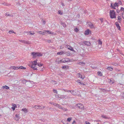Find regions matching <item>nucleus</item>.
<instances>
[{
    "mask_svg": "<svg viewBox=\"0 0 124 124\" xmlns=\"http://www.w3.org/2000/svg\"><path fill=\"white\" fill-rule=\"evenodd\" d=\"M41 106H40V109H43L45 107V106H43L42 105H41Z\"/></svg>",
    "mask_w": 124,
    "mask_h": 124,
    "instance_id": "nucleus-39",
    "label": "nucleus"
},
{
    "mask_svg": "<svg viewBox=\"0 0 124 124\" xmlns=\"http://www.w3.org/2000/svg\"><path fill=\"white\" fill-rule=\"evenodd\" d=\"M13 66H11L9 68V69L11 70V69H13Z\"/></svg>",
    "mask_w": 124,
    "mask_h": 124,
    "instance_id": "nucleus-54",
    "label": "nucleus"
},
{
    "mask_svg": "<svg viewBox=\"0 0 124 124\" xmlns=\"http://www.w3.org/2000/svg\"><path fill=\"white\" fill-rule=\"evenodd\" d=\"M77 76L78 77L80 78L83 79H84L85 78L84 76L83 77L79 73H78L77 74Z\"/></svg>",
    "mask_w": 124,
    "mask_h": 124,
    "instance_id": "nucleus-10",
    "label": "nucleus"
},
{
    "mask_svg": "<svg viewBox=\"0 0 124 124\" xmlns=\"http://www.w3.org/2000/svg\"><path fill=\"white\" fill-rule=\"evenodd\" d=\"M58 14L60 15H62L63 14V12L62 11H61L59 10L58 11Z\"/></svg>",
    "mask_w": 124,
    "mask_h": 124,
    "instance_id": "nucleus-26",
    "label": "nucleus"
},
{
    "mask_svg": "<svg viewBox=\"0 0 124 124\" xmlns=\"http://www.w3.org/2000/svg\"><path fill=\"white\" fill-rule=\"evenodd\" d=\"M120 10L124 11V8L123 7L121 8Z\"/></svg>",
    "mask_w": 124,
    "mask_h": 124,
    "instance_id": "nucleus-56",
    "label": "nucleus"
},
{
    "mask_svg": "<svg viewBox=\"0 0 124 124\" xmlns=\"http://www.w3.org/2000/svg\"><path fill=\"white\" fill-rule=\"evenodd\" d=\"M47 33V30L44 31L42 33Z\"/></svg>",
    "mask_w": 124,
    "mask_h": 124,
    "instance_id": "nucleus-47",
    "label": "nucleus"
},
{
    "mask_svg": "<svg viewBox=\"0 0 124 124\" xmlns=\"http://www.w3.org/2000/svg\"><path fill=\"white\" fill-rule=\"evenodd\" d=\"M31 32V31L29 32L30 34L32 35L35 34L34 32Z\"/></svg>",
    "mask_w": 124,
    "mask_h": 124,
    "instance_id": "nucleus-43",
    "label": "nucleus"
},
{
    "mask_svg": "<svg viewBox=\"0 0 124 124\" xmlns=\"http://www.w3.org/2000/svg\"><path fill=\"white\" fill-rule=\"evenodd\" d=\"M121 95L122 97H124V93H121Z\"/></svg>",
    "mask_w": 124,
    "mask_h": 124,
    "instance_id": "nucleus-49",
    "label": "nucleus"
},
{
    "mask_svg": "<svg viewBox=\"0 0 124 124\" xmlns=\"http://www.w3.org/2000/svg\"><path fill=\"white\" fill-rule=\"evenodd\" d=\"M119 11H118V10H117V13H119Z\"/></svg>",
    "mask_w": 124,
    "mask_h": 124,
    "instance_id": "nucleus-64",
    "label": "nucleus"
},
{
    "mask_svg": "<svg viewBox=\"0 0 124 124\" xmlns=\"http://www.w3.org/2000/svg\"><path fill=\"white\" fill-rule=\"evenodd\" d=\"M41 32H42L41 31H39V33H40V34H41L42 33H41Z\"/></svg>",
    "mask_w": 124,
    "mask_h": 124,
    "instance_id": "nucleus-63",
    "label": "nucleus"
},
{
    "mask_svg": "<svg viewBox=\"0 0 124 124\" xmlns=\"http://www.w3.org/2000/svg\"><path fill=\"white\" fill-rule=\"evenodd\" d=\"M14 119L16 121H18L19 120V118H17L16 117H14Z\"/></svg>",
    "mask_w": 124,
    "mask_h": 124,
    "instance_id": "nucleus-44",
    "label": "nucleus"
},
{
    "mask_svg": "<svg viewBox=\"0 0 124 124\" xmlns=\"http://www.w3.org/2000/svg\"><path fill=\"white\" fill-rule=\"evenodd\" d=\"M64 53L63 51H61V52H59L57 53V54L58 55H61Z\"/></svg>",
    "mask_w": 124,
    "mask_h": 124,
    "instance_id": "nucleus-22",
    "label": "nucleus"
},
{
    "mask_svg": "<svg viewBox=\"0 0 124 124\" xmlns=\"http://www.w3.org/2000/svg\"><path fill=\"white\" fill-rule=\"evenodd\" d=\"M15 116L16 117H16L19 119L20 118V116L19 115L16 114L15 115Z\"/></svg>",
    "mask_w": 124,
    "mask_h": 124,
    "instance_id": "nucleus-37",
    "label": "nucleus"
},
{
    "mask_svg": "<svg viewBox=\"0 0 124 124\" xmlns=\"http://www.w3.org/2000/svg\"><path fill=\"white\" fill-rule=\"evenodd\" d=\"M21 110L24 112L25 113H26L28 112L27 109L26 108H23Z\"/></svg>",
    "mask_w": 124,
    "mask_h": 124,
    "instance_id": "nucleus-14",
    "label": "nucleus"
},
{
    "mask_svg": "<svg viewBox=\"0 0 124 124\" xmlns=\"http://www.w3.org/2000/svg\"><path fill=\"white\" fill-rule=\"evenodd\" d=\"M97 73L98 75L101 76L102 75V73L100 71H98L97 72Z\"/></svg>",
    "mask_w": 124,
    "mask_h": 124,
    "instance_id": "nucleus-29",
    "label": "nucleus"
},
{
    "mask_svg": "<svg viewBox=\"0 0 124 124\" xmlns=\"http://www.w3.org/2000/svg\"><path fill=\"white\" fill-rule=\"evenodd\" d=\"M72 119V118L71 117H69L67 118V121L69 122H70V121Z\"/></svg>",
    "mask_w": 124,
    "mask_h": 124,
    "instance_id": "nucleus-31",
    "label": "nucleus"
},
{
    "mask_svg": "<svg viewBox=\"0 0 124 124\" xmlns=\"http://www.w3.org/2000/svg\"><path fill=\"white\" fill-rule=\"evenodd\" d=\"M12 109L13 110H15V108H16V106L15 104H12Z\"/></svg>",
    "mask_w": 124,
    "mask_h": 124,
    "instance_id": "nucleus-16",
    "label": "nucleus"
},
{
    "mask_svg": "<svg viewBox=\"0 0 124 124\" xmlns=\"http://www.w3.org/2000/svg\"><path fill=\"white\" fill-rule=\"evenodd\" d=\"M65 97V96L64 95H61L60 97V98H64Z\"/></svg>",
    "mask_w": 124,
    "mask_h": 124,
    "instance_id": "nucleus-34",
    "label": "nucleus"
},
{
    "mask_svg": "<svg viewBox=\"0 0 124 124\" xmlns=\"http://www.w3.org/2000/svg\"><path fill=\"white\" fill-rule=\"evenodd\" d=\"M67 67H68V66H63L62 67V68L63 69H66L67 68Z\"/></svg>",
    "mask_w": 124,
    "mask_h": 124,
    "instance_id": "nucleus-42",
    "label": "nucleus"
},
{
    "mask_svg": "<svg viewBox=\"0 0 124 124\" xmlns=\"http://www.w3.org/2000/svg\"><path fill=\"white\" fill-rule=\"evenodd\" d=\"M61 24L64 27H65L66 26V25L64 23H62Z\"/></svg>",
    "mask_w": 124,
    "mask_h": 124,
    "instance_id": "nucleus-30",
    "label": "nucleus"
},
{
    "mask_svg": "<svg viewBox=\"0 0 124 124\" xmlns=\"http://www.w3.org/2000/svg\"><path fill=\"white\" fill-rule=\"evenodd\" d=\"M98 44L100 45H101L102 44V42L100 40H98Z\"/></svg>",
    "mask_w": 124,
    "mask_h": 124,
    "instance_id": "nucleus-41",
    "label": "nucleus"
},
{
    "mask_svg": "<svg viewBox=\"0 0 124 124\" xmlns=\"http://www.w3.org/2000/svg\"><path fill=\"white\" fill-rule=\"evenodd\" d=\"M48 41V42H49V43H50V42H51V40H48L47 41Z\"/></svg>",
    "mask_w": 124,
    "mask_h": 124,
    "instance_id": "nucleus-60",
    "label": "nucleus"
},
{
    "mask_svg": "<svg viewBox=\"0 0 124 124\" xmlns=\"http://www.w3.org/2000/svg\"><path fill=\"white\" fill-rule=\"evenodd\" d=\"M62 90H63L64 91H65V92H70V91L69 90H68L64 89H62Z\"/></svg>",
    "mask_w": 124,
    "mask_h": 124,
    "instance_id": "nucleus-45",
    "label": "nucleus"
},
{
    "mask_svg": "<svg viewBox=\"0 0 124 124\" xmlns=\"http://www.w3.org/2000/svg\"><path fill=\"white\" fill-rule=\"evenodd\" d=\"M38 60L37 59L36 60L32 62H30L29 64V66L31 67L32 69L34 70H38L37 66H38L39 68V70L41 71H43L45 70V68L43 65L41 63H39V62H38Z\"/></svg>",
    "mask_w": 124,
    "mask_h": 124,
    "instance_id": "nucleus-1",
    "label": "nucleus"
},
{
    "mask_svg": "<svg viewBox=\"0 0 124 124\" xmlns=\"http://www.w3.org/2000/svg\"><path fill=\"white\" fill-rule=\"evenodd\" d=\"M51 83L54 84H56L57 83V82L54 81L52 80L51 82Z\"/></svg>",
    "mask_w": 124,
    "mask_h": 124,
    "instance_id": "nucleus-28",
    "label": "nucleus"
},
{
    "mask_svg": "<svg viewBox=\"0 0 124 124\" xmlns=\"http://www.w3.org/2000/svg\"><path fill=\"white\" fill-rule=\"evenodd\" d=\"M53 91L54 93L56 94L57 93V91L56 90L54 89L53 90Z\"/></svg>",
    "mask_w": 124,
    "mask_h": 124,
    "instance_id": "nucleus-35",
    "label": "nucleus"
},
{
    "mask_svg": "<svg viewBox=\"0 0 124 124\" xmlns=\"http://www.w3.org/2000/svg\"><path fill=\"white\" fill-rule=\"evenodd\" d=\"M18 69H24L25 70L26 69V68L23 67L22 66H21L19 67H18Z\"/></svg>",
    "mask_w": 124,
    "mask_h": 124,
    "instance_id": "nucleus-21",
    "label": "nucleus"
},
{
    "mask_svg": "<svg viewBox=\"0 0 124 124\" xmlns=\"http://www.w3.org/2000/svg\"><path fill=\"white\" fill-rule=\"evenodd\" d=\"M30 84V82H27V84Z\"/></svg>",
    "mask_w": 124,
    "mask_h": 124,
    "instance_id": "nucleus-62",
    "label": "nucleus"
},
{
    "mask_svg": "<svg viewBox=\"0 0 124 124\" xmlns=\"http://www.w3.org/2000/svg\"><path fill=\"white\" fill-rule=\"evenodd\" d=\"M76 107H78L80 109H84V106L82 104H78L76 105Z\"/></svg>",
    "mask_w": 124,
    "mask_h": 124,
    "instance_id": "nucleus-7",
    "label": "nucleus"
},
{
    "mask_svg": "<svg viewBox=\"0 0 124 124\" xmlns=\"http://www.w3.org/2000/svg\"><path fill=\"white\" fill-rule=\"evenodd\" d=\"M87 46H89L90 45V43L88 41H84L83 42Z\"/></svg>",
    "mask_w": 124,
    "mask_h": 124,
    "instance_id": "nucleus-12",
    "label": "nucleus"
},
{
    "mask_svg": "<svg viewBox=\"0 0 124 124\" xmlns=\"http://www.w3.org/2000/svg\"><path fill=\"white\" fill-rule=\"evenodd\" d=\"M63 48V47H62V46H61L60 47V48L61 49H62Z\"/></svg>",
    "mask_w": 124,
    "mask_h": 124,
    "instance_id": "nucleus-61",
    "label": "nucleus"
},
{
    "mask_svg": "<svg viewBox=\"0 0 124 124\" xmlns=\"http://www.w3.org/2000/svg\"><path fill=\"white\" fill-rule=\"evenodd\" d=\"M118 4L116 2L114 4V5L113 6L114 7H113V8L114 9H115V8L114 7H116L117 6H118Z\"/></svg>",
    "mask_w": 124,
    "mask_h": 124,
    "instance_id": "nucleus-23",
    "label": "nucleus"
},
{
    "mask_svg": "<svg viewBox=\"0 0 124 124\" xmlns=\"http://www.w3.org/2000/svg\"><path fill=\"white\" fill-rule=\"evenodd\" d=\"M19 41L21 43L26 44H30V42L29 41H26L24 40H19Z\"/></svg>",
    "mask_w": 124,
    "mask_h": 124,
    "instance_id": "nucleus-5",
    "label": "nucleus"
},
{
    "mask_svg": "<svg viewBox=\"0 0 124 124\" xmlns=\"http://www.w3.org/2000/svg\"><path fill=\"white\" fill-rule=\"evenodd\" d=\"M5 16H12L11 15L8 13H6V14Z\"/></svg>",
    "mask_w": 124,
    "mask_h": 124,
    "instance_id": "nucleus-46",
    "label": "nucleus"
},
{
    "mask_svg": "<svg viewBox=\"0 0 124 124\" xmlns=\"http://www.w3.org/2000/svg\"><path fill=\"white\" fill-rule=\"evenodd\" d=\"M61 109H62L64 111H67V109L66 108H64L62 107Z\"/></svg>",
    "mask_w": 124,
    "mask_h": 124,
    "instance_id": "nucleus-36",
    "label": "nucleus"
},
{
    "mask_svg": "<svg viewBox=\"0 0 124 124\" xmlns=\"http://www.w3.org/2000/svg\"><path fill=\"white\" fill-rule=\"evenodd\" d=\"M65 54L67 56H70L71 53L69 52H67L65 53Z\"/></svg>",
    "mask_w": 124,
    "mask_h": 124,
    "instance_id": "nucleus-25",
    "label": "nucleus"
},
{
    "mask_svg": "<svg viewBox=\"0 0 124 124\" xmlns=\"http://www.w3.org/2000/svg\"><path fill=\"white\" fill-rule=\"evenodd\" d=\"M85 124H91L89 122L86 121L85 122Z\"/></svg>",
    "mask_w": 124,
    "mask_h": 124,
    "instance_id": "nucleus-51",
    "label": "nucleus"
},
{
    "mask_svg": "<svg viewBox=\"0 0 124 124\" xmlns=\"http://www.w3.org/2000/svg\"><path fill=\"white\" fill-rule=\"evenodd\" d=\"M66 48H67L68 49L74 52H75V51L73 49V48L72 47L68 45H67L65 46Z\"/></svg>",
    "mask_w": 124,
    "mask_h": 124,
    "instance_id": "nucleus-8",
    "label": "nucleus"
},
{
    "mask_svg": "<svg viewBox=\"0 0 124 124\" xmlns=\"http://www.w3.org/2000/svg\"><path fill=\"white\" fill-rule=\"evenodd\" d=\"M115 24L116 26L119 30H120V27L119 26V24L117 22H116L115 23Z\"/></svg>",
    "mask_w": 124,
    "mask_h": 124,
    "instance_id": "nucleus-13",
    "label": "nucleus"
},
{
    "mask_svg": "<svg viewBox=\"0 0 124 124\" xmlns=\"http://www.w3.org/2000/svg\"><path fill=\"white\" fill-rule=\"evenodd\" d=\"M110 83L112 84L114 82L112 80H110Z\"/></svg>",
    "mask_w": 124,
    "mask_h": 124,
    "instance_id": "nucleus-57",
    "label": "nucleus"
},
{
    "mask_svg": "<svg viewBox=\"0 0 124 124\" xmlns=\"http://www.w3.org/2000/svg\"><path fill=\"white\" fill-rule=\"evenodd\" d=\"M42 21L44 24H45L46 23V22L45 20H42Z\"/></svg>",
    "mask_w": 124,
    "mask_h": 124,
    "instance_id": "nucleus-52",
    "label": "nucleus"
},
{
    "mask_svg": "<svg viewBox=\"0 0 124 124\" xmlns=\"http://www.w3.org/2000/svg\"><path fill=\"white\" fill-rule=\"evenodd\" d=\"M22 82H23V83H26V82H27L25 80H22Z\"/></svg>",
    "mask_w": 124,
    "mask_h": 124,
    "instance_id": "nucleus-53",
    "label": "nucleus"
},
{
    "mask_svg": "<svg viewBox=\"0 0 124 124\" xmlns=\"http://www.w3.org/2000/svg\"><path fill=\"white\" fill-rule=\"evenodd\" d=\"M73 59H70V61H69V62H73Z\"/></svg>",
    "mask_w": 124,
    "mask_h": 124,
    "instance_id": "nucleus-58",
    "label": "nucleus"
},
{
    "mask_svg": "<svg viewBox=\"0 0 124 124\" xmlns=\"http://www.w3.org/2000/svg\"><path fill=\"white\" fill-rule=\"evenodd\" d=\"M122 16L123 18L124 19V14H123Z\"/></svg>",
    "mask_w": 124,
    "mask_h": 124,
    "instance_id": "nucleus-59",
    "label": "nucleus"
},
{
    "mask_svg": "<svg viewBox=\"0 0 124 124\" xmlns=\"http://www.w3.org/2000/svg\"><path fill=\"white\" fill-rule=\"evenodd\" d=\"M8 32L9 33H10V34H11L12 33H14L15 34V32L13 31V30H11V31H8Z\"/></svg>",
    "mask_w": 124,
    "mask_h": 124,
    "instance_id": "nucleus-32",
    "label": "nucleus"
},
{
    "mask_svg": "<svg viewBox=\"0 0 124 124\" xmlns=\"http://www.w3.org/2000/svg\"><path fill=\"white\" fill-rule=\"evenodd\" d=\"M2 88L3 89H8L9 88V87L7 85H5L2 86Z\"/></svg>",
    "mask_w": 124,
    "mask_h": 124,
    "instance_id": "nucleus-20",
    "label": "nucleus"
},
{
    "mask_svg": "<svg viewBox=\"0 0 124 124\" xmlns=\"http://www.w3.org/2000/svg\"><path fill=\"white\" fill-rule=\"evenodd\" d=\"M72 124H77L76 121H75L74 120L73 121V122H72Z\"/></svg>",
    "mask_w": 124,
    "mask_h": 124,
    "instance_id": "nucleus-55",
    "label": "nucleus"
},
{
    "mask_svg": "<svg viewBox=\"0 0 124 124\" xmlns=\"http://www.w3.org/2000/svg\"><path fill=\"white\" fill-rule=\"evenodd\" d=\"M107 69L109 70L112 71L113 70V68L111 67H109L107 68Z\"/></svg>",
    "mask_w": 124,
    "mask_h": 124,
    "instance_id": "nucleus-24",
    "label": "nucleus"
},
{
    "mask_svg": "<svg viewBox=\"0 0 124 124\" xmlns=\"http://www.w3.org/2000/svg\"><path fill=\"white\" fill-rule=\"evenodd\" d=\"M53 105L56 107H57L59 109H61V108L62 107H61V106L60 105L57 103H53Z\"/></svg>",
    "mask_w": 124,
    "mask_h": 124,
    "instance_id": "nucleus-9",
    "label": "nucleus"
},
{
    "mask_svg": "<svg viewBox=\"0 0 124 124\" xmlns=\"http://www.w3.org/2000/svg\"><path fill=\"white\" fill-rule=\"evenodd\" d=\"M75 31L77 32L78 31V30L77 28H76L75 29Z\"/></svg>",
    "mask_w": 124,
    "mask_h": 124,
    "instance_id": "nucleus-50",
    "label": "nucleus"
},
{
    "mask_svg": "<svg viewBox=\"0 0 124 124\" xmlns=\"http://www.w3.org/2000/svg\"><path fill=\"white\" fill-rule=\"evenodd\" d=\"M70 59L68 58H65L60 61V62H62L63 63L69 62L70 61Z\"/></svg>",
    "mask_w": 124,
    "mask_h": 124,
    "instance_id": "nucleus-4",
    "label": "nucleus"
},
{
    "mask_svg": "<svg viewBox=\"0 0 124 124\" xmlns=\"http://www.w3.org/2000/svg\"><path fill=\"white\" fill-rule=\"evenodd\" d=\"M13 69L14 70H17L18 69V67H17L13 66Z\"/></svg>",
    "mask_w": 124,
    "mask_h": 124,
    "instance_id": "nucleus-38",
    "label": "nucleus"
},
{
    "mask_svg": "<svg viewBox=\"0 0 124 124\" xmlns=\"http://www.w3.org/2000/svg\"><path fill=\"white\" fill-rule=\"evenodd\" d=\"M55 97L57 98L58 99V98H60V97H59V95L58 94L55 95Z\"/></svg>",
    "mask_w": 124,
    "mask_h": 124,
    "instance_id": "nucleus-40",
    "label": "nucleus"
},
{
    "mask_svg": "<svg viewBox=\"0 0 124 124\" xmlns=\"http://www.w3.org/2000/svg\"><path fill=\"white\" fill-rule=\"evenodd\" d=\"M40 106H38V105H35L33 107V108H35V109H40Z\"/></svg>",
    "mask_w": 124,
    "mask_h": 124,
    "instance_id": "nucleus-17",
    "label": "nucleus"
},
{
    "mask_svg": "<svg viewBox=\"0 0 124 124\" xmlns=\"http://www.w3.org/2000/svg\"><path fill=\"white\" fill-rule=\"evenodd\" d=\"M110 15L111 18H115L116 16L115 12L114 10H110Z\"/></svg>",
    "mask_w": 124,
    "mask_h": 124,
    "instance_id": "nucleus-3",
    "label": "nucleus"
},
{
    "mask_svg": "<svg viewBox=\"0 0 124 124\" xmlns=\"http://www.w3.org/2000/svg\"><path fill=\"white\" fill-rule=\"evenodd\" d=\"M78 64L80 65H83L84 64H85V63L83 62H80L79 63H78Z\"/></svg>",
    "mask_w": 124,
    "mask_h": 124,
    "instance_id": "nucleus-33",
    "label": "nucleus"
},
{
    "mask_svg": "<svg viewBox=\"0 0 124 124\" xmlns=\"http://www.w3.org/2000/svg\"><path fill=\"white\" fill-rule=\"evenodd\" d=\"M31 54L32 55L33 58H35L38 56H41L42 55L41 53L39 52H32L31 53Z\"/></svg>",
    "mask_w": 124,
    "mask_h": 124,
    "instance_id": "nucleus-2",
    "label": "nucleus"
},
{
    "mask_svg": "<svg viewBox=\"0 0 124 124\" xmlns=\"http://www.w3.org/2000/svg\"><path fill=\"white\" fill-rule=\"evenodd\" d=\"M48 33L49 34H50L51 35L54 34V33L53 32H51L50 31L47 30V33Z\"/></svg>",
    "mask_w": 124,
    "mask_h": 124,
    "instance_id": "nucleus-15",
    "label": "nucleus"
},
{
    "mask_svg": "<svg viewBox=\"0 0 124 124\" xmlns=\"http://www.w3.org/2000/svg\"><path fill=\"white\" fill-rule=\"evenodd\" d=\"M88 24L89 25L90 28L91 29H95L96 27L95 25L93 24L92 23H88Z\"/></svg>",
    "mask_w": 124,
    "mask_h": 124,
    "instance_id": "nucleus-6",
    "label": "nucleus"
},
{
    "mask_svg": "<svg viewBox=\"0 0 124 124\" xmlns=\"http://www.w3.org/2000/svg\"><path fill=\"white\" fill-rule=\"evenodd\" d=\"M102 117L103 118H107V117L106 116L104 115H102Z\"/></svg>",
    "mask_w": 124,
    "mask_h": 124,
    "instance_id": "nucleus-48",
    "label": "nucleus"
},
{
    "mask_svg": "<svg viewBox=\"0 0 124 124\" xmlns=\"http://www.w3.org/2000/svg\"><path fill=\"white\" fill-rule=\"evenodd\" d=\"M70 92L73 95H75L76 94V93L74 91H70Z\"/></svg>",
    "mask_w": 124,
    "mask_h": 124,
    "instance_id": "nucleus-19",
    "label": "nucleus"
},
{
    "mask_svg": "<svg viewBox=\"0 0 124 124\" xmlns=\"http://www.w3.org/2000/svg\"><path fill=\"white\" fill-rule=\"evenodd\" d=\"M91 32V31L90 30H86L85 33V35H88L90 32Z\"/></svg>",
    "mask_w": 124,
    "mask_h": 124,
    "instance_id": "nucleus-11",
    "label": "nucleus"
},
{
    "mask_svg": "<svg viewBox=\"0 0 124 124\" xmlns=\"http://www.w3.org/2000/svg\"><path fill=\"white\" fill-rule=\"evenodd\" d=\"M117 18L118 22L120 23L121 20V16H118Z\"/></svg>",
    "mask_w": 124,
    "mask_h": 124,
    "instance_id": "nucleus-18",
    "label": "nucleus"
},
{
    "mask_svg": "<svg viewBox=\"0 0 124 124\" xmlns=\"http://www.w3.org/2000/svg\"><path fill=\"white\" fill-rule=\"evenodd\" d=\"M76 81L78 83H79L80 84H82L83 83L82 82H81L80 80H76Z\"/></svg>",
    "mask_w": 124,
    "mask_h": 124,
    "instance_id": "nucleus-27",
    "label": "nucleus"
}]
</instances>
